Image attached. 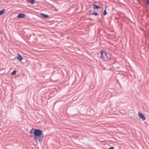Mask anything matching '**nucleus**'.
Listing matches in <instances>:
<instances>
[{"instance_id": "obj_1", "label": "nucleus", "mask_w": 149, "mask_h": 149, "mask_svg": "<svg viewBox=\"0 0 149 149\" xmlns=\"http://www.w3.org/2000/svg\"><path fill=\"white\" fill-rule=\"evenodd\" d=\"M29 134L30 136H33L34 140L36 142L41 141L44 137L43 132L39 129L32 128L30 130Z\"/></svg>"}, {"instance_id": "obj_2", "label": "nucleus", "mask_w": 149, "mask_h": 149, "mask_svg": "<svg viewBox=\"0 0 149 149\" xmlns=\"http://www.w3.org/2000/svg\"><path fill=\"white\" fill-rule=\"evenodd\" d=\"M101 58L104 61H109L111 59L110 57L107 55L106 52L104 51H101L100 52Z\"/></svg>"}, {"instance_id": "obj_3", "label": "nucleus", "mask_w": 149, "mask_h": 149, "mask_svg": "<svg viewBox=\"0 0 149 149\" xmlns=\"http://www.w3.org/2000/svg\"><path fill=\"white\" fill-rule=\"evenodd\" d=\"M138 115L140 118H141L143 120H144L146 119V118L143 114L140 112H139Z\"/></svg>"}, {"instance_id": "obj_4", "label": "nucleus", "mask_w": 149, "mask_h": 149, "mask_svg": "<svg viewBox=\"0 0 149 149\" xmlns=\"http://www.w3.org/2000/svg\"><path fill=\"white\" fill-rule=\"evenodd\" d=\"M26 17V15L24 14H20L18 15L17 17L18 18H23Z\"/></svg>"}, {"instance_id": "obj_5", "label": "nucleus", "mask_w": 149, "mask_h": 149, "mask_svg": "<svg viewBox=\"0 0 149 149\" xmlns=\"http://www.w3.org/2000/svg\"><path fill=\"white\" fill-rule=\"evenodd\" d=\"M17 58L18 60L21 61L23 60V58L22 56L19 54H18V56H17Z\"/></svg>"}, {"instance_id": "obj_6", "label": "nucleus", "mask_w": 149, "mask_h": 149, "mask_svg": "<svg viewBox=\"0 0 149 149\" xmlns=\"http://www.w3.org/2000/svg\"><path fill=\"white\" fill-rule=\"evenodd\" d=\"M40 15L43 17L45 18H47L49 17V16L48 15H46L45 14L43 13H41Z\"/></svg>"}, {"instance_id": "obj_7", "label": "nucleus", "mask_w": 149, "mask_h": 149, "mask_svg": "<svg viewBox=\"0 0 149 149\" xmlns=\"http://www.w3.org/2000/svg\"><path fill=\"white\" fill-rule=\"evenodd\" d=\"M5 11V10L3 9V10H0V15H1L3 14L4 13Z\"/></svg>"}, {"instance_id": "obj_8", "label": "nucleus", "mask_w": 149, "mask_h": 149, "mask_svg": "<svg viewBox=\"0 0 149 149\" xmlns=\"http://www.w3.org/2000/svg\"><path fill=\"white\" fill-rule=\"evenodd\" d=\"M93 6L95 7V8H96V9H98L100 8V7L99 6H98L96 5H95V4Z\"/></svg>"}, {"instance_id": "obj_9", "label": "nucleus", "mask_w": 149, "mask_h": 149, "mask_svg": "<svg viewBox=\"0 0 149 149\" xmlns=\"http://www.w3.org/2000/svg\"><path fill=\"white\" fill-rule=\"evenodd\" d=\"M16 73V70H15L12 72L11 74L12 75H14V74H15Z\"/></svg>"}, {"instance_id": "obj_10", "label": "nucleus", "mask_w": 149, "mask_h": 149, "mask_svg": "<svg viewBox=\"0 0 149 149\" xmlns=\"http://www.w3.org/2000/svg\"><path fill=\"white\" fill-rule=\"evenodd\" d=\"M92 15H97L98 14L97 13H95L92 14Z\"/></svg>"}, {"instance_id": "obj_11", "label": "nucleus", "mask_w": 149, "mask_h": 149, "mask_svg": "<svg viewBox=\"0 0 149 149\" xmlns=\"http://www.w3.org/2000/svg\"><path fill=\"white\" fill-rule=\"evenodd\" d=\"M107 15V13L106 11V9H105L104 11V15Z\"/></svg>"}, {"instance_id": "obj_12", "label": "nucleus", "mask_w": 149, "mask_h": 149, "mask_svg": "<svg viewBox=\"0 0 149 149\" xmlns=\"http://www.w3.org/2000/svg\"><path fill=\"white\" fill-rule=\"evenodd\" d=\"M146 2L147 3V4L149 5V0H147L146 1Z\"/></svg>"}, {"instance_id": "obj_13", "label": "nucleus", "mask_w": 149, "mask_h": 149, "mask_svg": "<svg viewBox=\"0 0 149 149\" xmlns=\"http://www.w3.org/2000/svg\"><path fill=\"white\" fill-rule=\"evenodd\" d=\"M109 149H114V148L113 147H110V148H109Z\"/></svg>"}]
</instances>
